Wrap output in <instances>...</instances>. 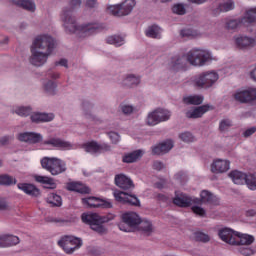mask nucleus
Returning a JSON list of instances; mask_svg holds the SVG:
<instances>
[{
  "label": "nucleus",
  "instance_id": "864d4df0",
  "mask_svg": "<svg viewBox=\"0 0 256 256\" xmlns=\"http://www.w3.org/2000/svg\"><path fill=\"white\" fill-rule=\"evenodd\" d=\"M172 11L176 15H185V13H187V10L185 9V5L183 4H175L172 7Z\"/></svg>",
  "mask_w": 256,
  "mask_h": 256
},
{
  "label": "nucleus",
  "instance_id": "5fc2aeb1",
  "mask_svg": "<svg viewBox=\"0 0 256 256\" xmlns=\"http://www.w3.org/2000/svg\"><path fill=\"white\" fill-rule=\"evenodd\" d=\"M120 111L124 115H131V113H133V111H135V107H133L132 105H129V104H121Z\"/></svg>",
  "mask_w": 256,
  "mask_h": 256
},
{
  "label": "nucleus",
  "instance_id": "9b49d317",
  "mask_svg": "<svg viewBox=\"0 0 256 256\" xmlns=\"http://www.w3.org/2000/svg\"><path fill=\"white\" fill-rule=\"evenodd\" d=\"M171 115L173 113L165 108H157L154 111L148 113L146 118V125L150 127H155V125H159V123H165L171 119Z\"/></svg>",
  "mask_w": 256,
  "mask_h": 256
},
{
  "label": "nucleus",
  "instance_id": "338daca9",
  "mask_svg": "<svg viewBox=\"0 0 256 256\" xmlns=\"http://www.w3.org/2000/svg\"><path fill=\"white\" fill-rule=\"evenodd\" d=\"M58 65H60L61 67H65L66 69L67 67H69L67 59H60L59 61H56L55 66L58 67Z\"/></svg>",
  "mask_w": 256,
  "mask_h": 256
},
{
  "label": "nucleus",
  "instance_id": "f3484780",
  "mask_svg": "<svg viewBox=\"0 0 256 256\" xmlns=\"http://www.w3.org/2000/svg\"><path fill=\"white\" fill-rule=\"evenodd\" d=\"M218 237H220L221 241H224V243H228V245H235L237 232L233 231L231 228H222L218 231Z\"/></svg>",
  "mask_w": 256,
  "mask_h": 256
},
{
  "label": "nucleus",
  "instance_id": "6ab92c4d",
  "mask_svg": "<svg viewBox=\"0 0 256 256\" xmlns=\"http://www.w3.org/2000/svg\"><path fill=\"white\" fill-rule=\"evenodd\" d=\"M197 199L191 198L187 194H176V196L173 199L174 205H177L178 207H191V205H194V203H197Z\"/></svg>",
  "mask_w": 256,
  "mask_h": 256
},
{
  "label": "nucleus",
  "instance_id": "0eeeda50",
  "mask_svg": "<svg viewBox=\"0 0 256 256\" xmlns=\"http://www.w3.org/2000/svg\"><path fill=\"white\" fill-rule=\"evenodd\" d=\"M42 169H45L51 175H61L67 171V163L56 157H44L41 159Z\"/></svg>",
  "mask_w": 256,
  "mask_h": 256
},
{
  "label": "nucleus",
  "instance_id": "c03bdc74",
  "mask_svg": "<svg viewBox=\"0 0 256 256\" xmlns=\"http://www.w3.org/2000/svg\"><path fill=\"white\" fill-rule=\"evenodd\" d=\"M246 185L250 191H256V173L247 174Z\"/></svg>",
  "mask_w": 256,
  "mask_h": 256
},
{
  "label": "nucleus",
  "instance_id": "e2e57ef3",
  "mask_svg": "<svg viewBox=\"0 0 256 256\" xmlns=\"http://www.w3.org/2000/svg\"><path fill=\"white\" fill-rule=\"evenodd\" d=\"M97 5H99L97 0H87L86 1V7H88L89 9H95V7H97Z\"/></svg>",
  "mask_w": 256,
  "mask_h": 256
},
{
  "label": "nucleus",
  "instance_id": "6e6d98bb",
  "mask_svg": "<svg viewBox=\"0 0 256 256\" xmlns=\"http://www.w3.org/2000/svg\"><path fill=\"white\" fill-rule=\"evenodd\" d=\"M108 137L114 145H117V143H119V141H121V136L117 132H109Z\"/></svg>",
  "mask_w": 256,
  "mask_h": 256
},
{
  "label": "nucleus",
  "instance_id": "37998d69",
  "mask_svg": "<svg viewBox=\"0 0 256 256\" xmlns=\"http://www.w3.org/2000/svg\"><path fill=\"white\" fill-rule=\"evenodd\" d=\"M171 67L174 69H183L185 67V58L183 56H174L171 60Z\"/></svg>",
  "mask_w": 256,
  "mask_h": 256
},
{
  "label": "nucleus",
  "instance_id": "58836bf2",
  "mask_svg": "<svg viewBox=\"0 0 256 256\" xmlns=\"http://www.w3.org/2000/svg\"><path fill=\"white\" fill-rule=\"evenodd\" d=\"M139 230L144 232L146 235H151L153 233V224L149 220H141L138 224Z\"/></svg>",
  "mask_w": 256,
  "mask_h": 256
},
{
  "label": "nucleus",
  "instance_id": "c9c22d12",
  "mask_svg": "<svg viewBox=\"0 0 256 256\" xmlns=\"http://www.w3.org/2000/svg\"><path fill=\"white\" fill-rule=\"evenodd\" d=\"M108 45H114V47H121L125 45V38L119 35H112L106 38Z\"/></svg>",
  "mask_w": 256,
  "mask_h": 256
},
{
  "label": "nucleus",
  "instance_id": "20e7f679",
  "mask_svg": "<svg viewBox=\"0 0 256 256\" xmlns=\"http://www.w3.org/2000/svg\"><path fill=\"white\" fill-rule=\"evenodd\" d=\"M253 23H256V8H251L246 11L242 18L225 20V29L227 31H236L239 27H251Z\"/></svg>",
  "mask_w": 256,
  "mask_h": 256
},
{
  "label": "nucleus",
  "instance_id": "680f3d73",
  "mask_svg": "<svg viewBox=\"0 0 256 256\" xmlns=\"http://www.w3.org/2000/svg\"><path fill=\"white\" fill-rule=\"evenodd\" d=\"M254 133H256V127H251V128H248L246 129L244 132H243V137H251V135H253Z\"/></svg>",
  "mask_w": 256,
  "mask_h": 256
},
{
  "label": "nucleus",
  "instance_id": "1a4fd4ad",
  "mask_svg": "<svg viewBox=\"0 0 256 256\" xmlns=\"http://www.w3.org/2000/svg\"><path fill=\"white\" fill-rule=\"evenodd\" d=\"M137 2L135 0H125L120 4L109 5L107 7L108 13L114 17H125L130 15L135 9Z\"/></svg>",
  "mask_w": 256,
  "mask_h": 256
},
{
  "label": "nucleus",
  "instance_id": "dca6fc26",
  "mask_svg": "<svg viewBox=\"0 0 256 256\" xmlns=\"http://www.w3.org/2000/svg\"><path fill=\"white\" fill-rule=\"evenodd\" d=\"M214 107L211 104L195 107L186 112L187 119H200L208 111H213Z\"/></svg>",
  "mask_w": 256,
  "mask_h": 256
},
{
  "label": "nucleus",
  "instance_id": "c85d7f7f",
  "mask_svg": "<svg viewBox=\"0 0 256 256\" xmlns=\"http://www.w3.org/2000/svg\"><path fill=\"white\" fill-rule=\"evenodd\" d=\"M201 200H198L196 203L201 201L202 203H210L211 205H219V199L217 196L213 195L211 192L207 190H203L200 193Z\"/></svg>",
  "mask_w": 256,
  "mask_h": 256
},
{
  "label": "nucleus",
  "instance_id": "cd10ccee",
  "mask_svg": "<svg viewBox=\"0 0 256 256\" xmlns=\"http://www.w3.org/2000/svg\"><path fill=\"white\" fill-rule=\"evenodd\" d=\"M11 3L17 5L18 7H22V9L30 11L31 13H35V9H37V6L33 0H11Z\"/></svg>",
  "mask_w": 256,
  "mask_h": 256
},
{
  "label": "nucleus",
  "instance_id": "7c9ffc66",
  "mask_svg": "<svg viewBox=\"0 0 256 256\" xmlns=\"http://www.w3.org/2000/svg\"><path fill=\"white\" fill-rule=\"evenodd\" d=\"M34 179L35 181H37V183L46 185L47 189H57V184L55 183V180H53V178L49 176L35 175Z\"/></svg>",
  "mask_w": 256,
  "mask_h": 256
},
{
  "label": "nucleus",
  "instance_id": "ea45409f",
  "mask_svg": "<svg viewBox=\"0 0 256 256\" xmlns=\"http://www.w3.org/2000/svg\"><path fill=\"white\" fill-rule=\"evenodd\" d=\"M32 111L33 108H31V106H19L13 110V113H16V115H19V117H29Z\"/></svg>",
  "mask_w": 256,
  "mask_h": 256
},
{
  "label": "nucleus",
  "instance_id": "f8f14e48",
  "mask_svg": "<svg viewBox=\"0 0 256 256\" xmlns=\"http://www.w3.org/2000/svg\"><path fill=\"white\" fill-rule=\"evenodd\" d=\"M58 245L63 248V251H65L67 255H72V253H75L77 249H81L83 246V240L75 236L66 235L58 241Z\"/></svg>",
  "mask_w": 256,
  "mask_h": 256
},
{
  "label": "nucleus",
  "instance_id": "774afa93",
  "mask_svg": "<svg viewBox=\"0 0 256 256\" xmlns=\"http://www.w3.org/2000/svg\"><path fill=\"white\" fill-rule=\"evenodd\" d=\"M11 139H13V136H4L0 139V143L1 145H7Z\"/></svg>",
  "mask_w": 256,
  "mask_h": 256
},
{
  "label": "nucleus",
  "instance_id": "8fccbe9b",
  "mask_svg": "<svg viewBox=\"0 0 256 256\" xmlns=\"http://www.w3.org/2000/svg\"><path fill=\"white\" fill-rule=\"evenodd\" d=\"M179 138L184 141V143H193L195 141V136L191 132H184L179 135Z\"/></svg>",
  "mask_w": 256,
  "mask_h": 256
},
{
  "label": "nucleus",
  "instance_id": "2f4dec72",
  "mask_svg": "<svg viewBox=\"0 0 256 256\" xmlns=\"http://www.w3.org/2000/svg\"><path fill=\"white\" fill-rule=\"evenodd\" d=\"M161 33H163V29L157 25L149 26L145 30L146 37H149L150 39H161Z\"/></svg>",
  "mask_w": 256,
  "mask_h": 256
},
{
  "label": "nucleus",
  "instance_id": "2eb2a0df",
  "mask_svg": "<svg viewBox=\"0 0 256 256\" xmlns=\"http://www.w3.org/2000/svg\"><path fill=\"white\" fill-rule=\"evenodd\" d=\"M234 98L240 103H251V101H256V88H249L248 90L236 92Z\"/></svg>",
  "mask_w": 256,
  "mask_h": 256
},
{
  "label": "nucleus",
  "instance_id": "de8ad7c7",
  "mask_svg": "<svg viewBox=\"0 0 256 256\" xmlns=\"http://www.w3.org/2000/svg\"><path fill=\"white\" fill-rule=\"evenodd\" d=\"M194 237L196 241H200L201 243H209L211 241V237L203 232L194 233Z\"/></svg>",
  "mask_w": 256,
  "mask_h": 256
},
{
  "label": "nucleus",
  "instance_id": "39448f33",
  "mask_svg": "<svg viewBox=\"0 0 256 256\" xmlns=\"http://www.w3.org/2000/svg\"><path fill=\"white\" fill-rule=\"evenodd\" d=\"M219 74L215 71L203 72L190 79V85L196 89H209L217 83Z\"/></svg>",
  "mask_w": 256,
  "mask_h": 256
},
{
  "label": "nucleus",
  "instance_id": "69168bd1",
  "mask_svg": "<svg viewBox=\"0 0 256 256\" xmlns=\"http://www.w3.org/2000/svg\"><path fill=\"white\" fill-rule=\"evenodd\" d=\"M164 167L165 165L161 161H155L153 163V169H155L156 171H161V169H163Z\"/></svg>",
  "mask_w": 256,
  "mask_h": 256
},
{
  "label": "nucleus",
  "instance_id": "72a5a7b5",
  "mask_svg": "<svg viewBox=\"0 0 256 256\" xmlns=\"http://www.w3.org/2000/svg\"><path fill=\"white\" fill-rule=\"evenodd\" d=\"M143 150H136L130 153H127L123 156L122 161L123 163H135L138 159L143 157Z\"/></svg>",
  "mask_w": 256,
  "mask_h": 256
},
{
  "label": "nucleus",
  "instance_id": "4be33fe9",
  "mask_svg": "<svg viewBox=\"0 0 256 256\" xmlns=\"http://www.w3.org/2000/svg\"><path fill=\"white\" fill-rule=\"evenodd\" d=\"M20 240L19 237L13 236L10 234H4L0 236V247H13L15 245H19Z\"/></svg>",
  "mask_w": 256,
  "mask_h": 256
},
{
  "label": "nucleus",
  "instance_id": "3c124183",
  "mask_svg": "<svg viewBox=\"0 0 256 256\" xmlns=\"http://www.w3.org/2000/svg\"><path fill=\"white\" fill-rule=\"evenodd\" d=\"M238 252H239L241 255H244V256L255 255V249L250 248V247H247V246H240V247L238 248Z\"/></svg>",
  "mask_w": 256,
  "mask_h": 256
},
{
  "label": "nucleus",
  "instance_id": "5701e85b",
  "mask_svg": "<svg viewBox=\"0 0 256 256\" xmlns=\"http://www.w3.org/2000/svg\"><path fill=\"white\" fill-rule=\"evenodd\" d=\"M32 123H49L55 119L53 113H34L30 116Z\"/></svg>",
  "mask_w": 256,
  "mask_h": 256
},
{
  "label": "nucleus",
  "instance_id": "9d476101",
  "mask_svg": "<svg viewBox=\"0 0 256 256\" xmlns=\"http://www.w3.org/2000/svg\"><path fill=\"white\" fill-rule=\"evenodd\" d=\"M141 223V217L135 212H127L122 215V221L118 224L120 231L124 233H131L134 229L139 227Z\"/></svg>",
  "mask_w": 256,
  "mask_h": 256
},
{
  "label": "nucleus",
  "instance_id": "0e129e2a",
  "mask_svg": "<svg viewBox=\"0 0 256 256\" xmlns=\"http://www.w3.org/2000/svg\"><path fill=\"white\" fill-rule=\"evenodd\" d=\"M7 209H9L7 201H5L3 198H0V211H7Z\"/></svg>",
  "mask_w": 256,
  "mask_h": 256
},
{
  "label": "nucleus",
  "instance_id": "603ef678",
  "mask_svg": "<svg viewBox=\"0 0 256 256\" xmlns=\"http://www.w3.org/2000/svg\"><path fill=\"white\" fill-rule=\"evenodd\" d=\"M174 179L175 181H177V183H180L181 185H183V183L187 182V173L183 171L177 172L174 175Z\"/></svg>",
  "mask_w": 256,
  "mask_h": 256
},
{
  "label": "nucleus",
  "instance_id": "09e8293b",
  "mask_svg": "<svg viewBox=\"0 0 256 256\" xmlns=\"http://www.w3.org/2000/svg\"><path fill=\"white\" fill-rule=\"evenodd\" d=\"M181 37H187L188 39H193V37H197V30L193 29H183L180 32Z\"/></svg>",
  "mask_w": 256,
  "mask_h": 256
},
{
  "label": "nucleus",
  "instance_id": "bf43d9fd",
  "mask_svg": "<svg viewBox=\"0 0 256 256\" xmlns=\"http://www.w3.org/2000/svg\"><path fill=\"white\" fill-rule=\"evenodd\" d=\"M84 119H87L88 121H94V122L98 121L97 117L89 111H84Z\"/></svg>",
  "mask_w": 256,
  "mask_h": 256
},
{
  "label": "nucleus",
  "instance_id": "6e6552de",
  "mask_svg": "<svg viewBox=\"0 0 256 256\" xmlns=\"http://www.w3.org/2000/svg\"><path fill=\"white\" fill-rule=\"evenodd\" d=\"M186 60L194 67H203L207 61H211V52L209 50L192 49L185 55Z\"/></svg>",
  "mask_w": 256,
  "mask_h": 256
},
{
  "label": "nucleus",
  "instance_id": "aec40b11",
  "mask_svg": "<svg viewBox=\"0 0 256 256\" xmlns=\"http://www.w3.org/2000/svg\"><path fill=\"white\" fill-rule=\"evenodd\" d=\"M231 167V163L228 160L216 159L211 164L212 173H227Z\"/></svg>",
  "mask_w": 256,
  "mask_h": 256
},
{
  "label": "nucleus",
  "instance_id": "473e14b6",
  "mask_svg": "<svg viewBox=\"0 0 256 256\" xmlns=\"http://www.w3.org/2000/svg\"><path fill=\"white\" fill-rule=\"evenodd\" d=\"M43 91L46 95L53 97L57 95V82L53 80H46L43 82Z\"/></svg>",
  "mask_w": 256,
  "mask_h": 256
},
{
  "label": "nucleus",
  "instance_id": "a878e982",
  "mask_svg": "<svg viewBox=\"0 0 256 256\" xmlns=\"http://www.w3.org/2000/svg\"><path fill=\"white\" fill-rule=\"evenodd\" d=\"M18 189L26 193V195H30L31 197H39V195H41V192L33 184H18Z\"/></svg>",
  "mask_w": 256,
  "mask_h": 256
},
{
  "label": "nucleus",
  "instance_id": "4d7b16f0",
  "mask_svg": "<svg viewBox=\"0 0 256 256\" xmlns=\"http://www.w3.org/2000/svg\"><path fill=\"white\" fill-rule=\"evenodd\" d=\"M192 211L195 213V215H199L200 217H205V209H203L201 206L194 205L192 206Z\"/></svg>",
  "mask_w": 256,
  "mask_h": 256
},
{
  "label": "nucleus",
  "instance_id": "13d9d810",
  "mask_svg": "<svg viewBox=\"0 0 256 256\" xmlns=\"http://www.w3.org/2000/svg\"><path fill=\"white\" fill-rule=\"evenodd\" d=\"M111 151V146H109V144H98V155H100V153H107Z\"/></svg>",
  "mask_w": 256,
  "mask_h": 256
},
{
  "label": "nucleus",
  "instance_id": "f704fd0d",
  "mask_svg": "<svg viewBox=\"0 0 256 256\" xmlns=\"http://www.w3.org/2000/svg\"><path fill=\"white\" fill-rule=\"evenodd\" d=\"M203 96L201 95H190L183 98L185 105H201L203 103Z\"/></svg>",
  "mask_w": 256,
  "mask_h": 256
},
{
  "label": "nucleus",
  "instance_id": "412c9836",
  "mask_svg": "<svg viewBox=\"0 0 256 256\" xmlns=\"http://www.w3.org/2000/svg\"><path fill=\"white\" fill-rule=\"evenodd\" d=\"M173 149V141L166 140L152 147L153 155H165Z\"/></svg>",
  "mask_w": 256,
  "mask_h": 256
},
{
  "label": "nucleus",
  "instance_id": "7ed1b4c3",
  "mask_svg": "<svg viewBox=\"0 0 256 256\" xmlns=\"http://www.w3.org/2000/svg\"><path fill=\"white\" fill-rule=\"evenodd\" d=\"M18 141L22 143H27L28 145H37L42 143L46 147H52V149H57L58 151H71L76 149V146L65 139L59 137H52L48 140L43 141V135L37 132H22L17 135Z\"/></svg>",
  "mask_w": 256,
  "mask_h": 256
},
{
  "label": "nucleus",
  "instance_id": "f03ea898",
  "mask_svg": "<svg viewBox=\"0 0 256 256\" xmlns=\"http://www.w3.org/2000/svg\"><path fill=\"white\" fill-rule=\"evenodd\" d=\"M55 50V38L49 34L37 35L30 46L29 63L34 67H43Z\"/></svg>",
  "mask_w": 256,
  "mask_h": 256
},
{
  "label": "nucleus",
  "instance_id": "e433bc0d",
  "mask_svg": "<svg viewBox=\"0 0 256 256\" xmlns=\"http://www.w3.org/2000/svg\"><path fill=\"white\" fill-rule=\"evenodd\" d=\"M82 147L86 153H91V155H99V143L95 141L85 143Z\"/></svg>",
  "mask_w": 256,
  "mask_h": 256
},
{
  "label": "nucleus",
  "instance_id": "4468645a",
  "mask_svg": "<svg viewBox=\"0 0 256 256\" xmlns=\"http://www.w3.org/2000/svg\"><path fill=\"white\" fill-rule=\"evenodd\" d=\"M82 203L90 209L99 207H102L103 209H111L113 207V202L110 199H99L96 197L83 198Z\"/></svg>",
  "mask_w": 256,
  "mask_h": 256
},
{
  "label": "nucleus",
  "instance_id": "a211bd4d",
  "mask_svg": "<svg viewBox=\"0 0 256 256\" xmlns=\"http://www.w3.org/2000/svg\"><path fill=\"white\" fill-rule=\"evenodd\" d=\"M115 184L117 185V187L123 189L124 191L135 189V184H133V180H131V178L127 177L124 174H117L115 176Z\"/></svg>",
  "mask_w": 256,
  "mask_h": 256
},
{
  "label": "nucleus",
  "instance_id": "4c0bfd02",
  "mask_svg": "<svg viewBox=\"0 0 256 256\" xmlns=\"http://www.w3.org/2000/svg\"><path fill=\"white\" fill-rule=\"evenodd\" d=\"M47 203L53 207H61L63 205V199L56 193H50L47 197Z\"/></svg>",
  "mask_w": 256,
  "mask_h": 256
},
{
  "label": "nucleus",
  "instance_id": "bb28decb",
  "mask_svg": "<svg viewBox=\"0 0 256 256\" xmlns=\"http://www.w3.org/2000/svg\"><path fill=\"white\" fill-rule=\"evenodd\" d=\"M234 245H240V247H245V245H251L255 241V237L249 234H240L237 232L236 240Z\"/></svg>",
  "mask_w": 256,
  "mask_h": 256
},
{
  "label": "nucleus",
  "instance_id": "c756f323",
  "mask_svg": "<svg viewBox=\"0 0 256 256\" xmlns=\"http://www.w3.org/2000/svg\"><path fill=\"white\" fill-rule=\"evenodd\" d=\"M229 177L235 185H244L247 181V174L237 170L230 172Z\"/></svg>",
  "mask_w": 256,
  "mask_h": 256
},
{
  "label": "nucleus",
  "instance_id": "49530a36",
  "mask_svg": "<svg viewBox=\"0 0 256 256\" xmlns=\"http://www.w3.org/2000/svg\"><path fill=\"white\" fill-rule=\"evenodd\" d=\"M232 126H233V122L231 121V119L226 118L220 121L219 130L221 132H225V131H228V129Z\"/></svg>",
  "mask_w": 256,
  "mask_h": 256
},
{
  "label": "nucleus",
  "instance_id": "f257e3e1",
  "mask_svg": "<svg viewBox=\"0 0 256 256\" xmlns=\"http://www.w3.org/2000/svg\"><path fill=\"white\" fill-rule=\"evenodd\" d=\"M82 0H69V6L62 8L60 21L65 33L75 35L77 39H87L92 35H97L103 30V26L97 22L77 24V19L73 15L75 9L81 7Z\"/></svg>",
  "mask_w": 256,
  "mask_h": 256
},
{
  "label": "nucleus",
  "instance_id": "393cba45",
  "mask_svg": "<svg viewBox=\"0 0 256 256\" xmlns=\"http://www.w3.org/2000/svg\"><path fill=\"white\" fill-rule=\"evenodd\" d=\"M66 189L68 191H75L76 193L82 194H87L91 192V189H89V187L85 186L81 182H69L66 185Z\"/></svg>",
  "mask_w": 256,
  "mask_h": 256
},
{
  "label": "nucleus",
  "instance_id": "79ce46f5",
  "mask_svg": "<svg viewBox=\"0 0 256 256\" xmlns=\"http://www.w3.org/2000/svg\"><path fill=\"white\" fill-rule=\"evenodd\" d=\"M218 9L219 11H221V13L233 11V9H235V2H233V0H227L225 2H222L219 4Z\"/></svg>",
  "mask_w": 256,
  "mask_h": 256
},
{
  "label": "nucleus",
  "instance_id": "052dcab7",
  "mask_svg": "<svg viewBox=\"0 0 256 256\" xmlns=\"http://www.w3.org/2000/svg\"><path fill=\"white\" fill-rule=\"evenodd\" d=\"M47 77H49L50 79H59V77H61V74L53 70H48Z\"/></svg>",
  "mask_w": 256,
  "mask_h": 256
},
{
  "label": "nucleus",
  "instance_id": "b1692460",
  "mask_svg": "<svg viewBox=\"0 0 256 256\" xmlns=\"http://www.w3.org/2000/svg\"><path fill=\"white\" fill-rule=\"evenodd\" d=\"M235 43L239 49H247V47H255V39L249 36H238Z\"/></svg>",
  "mask_w": 256,
  "mask_h": 256
},
{
  "label": "nucleus",
  "instance_id": "ddd939ff",
  "mask_svg": "<svg viewBox=\"0 0 256 256\" xmlns=\"http://www.w3.org/2000/svg\"><path fill=\"white\" fill-rule=\"evenodd\" d=\"M113 197L115 198V201L122 203L123 205H134L135 207H139V205H141V202L137 196L131 195L124 191L114 190Z\"/></svg>",
  "mask_w": 256,
  "mask_h": 256
},
{
  "label": "nucleus",
  "instance_id": "423d86ee",
  "mask_svg": "<svg viewBox=\"0 0 256 256\" xmlns=\"http://www.w3.org/2000/svg\"><path fill=\"white\" fill-rule=\"evenodd\" d=\"M81 219L83 223L89 225L92 231L99 233V235L107 233V228L103 225V223L109 221L106 217L100 216L97 213H83Z\"/></svg>",
  "mask_w": 256,
  "mask_h": 256
},
{
  "label": "nucleus",
  "instance_id": "a18cd8bd",
  "mask_svg": "<svg viewBox=\"0 0 256 256\" xmlns=\"http://www.w3.org/2000/svg\"><path fill=\"white\" fill-rule=\"evenodd\" d=\"M17 180L13 176L9 175H0V185H5L9 187L11 185H15Z\"/></svg>",
  "mask_w": 256,
  "mask_h": 256
},
{
  "label": "nucleus",
  "instance_id": "a19ab883",
  "mask_svg": "<svg viewBox=\"0 0 256 256\" xmlns=\"http://www.w3.org/2000/svg\"><path fill=\"white\" fill-rule=\"evenodd\" d=\"M139 83H141V78L133 74L126 76L123 80V85H126L127 87H133V85H139Z\"/></svg>",
  "mask_w": 256,
  "mask_h": 256
}]
</instances>
